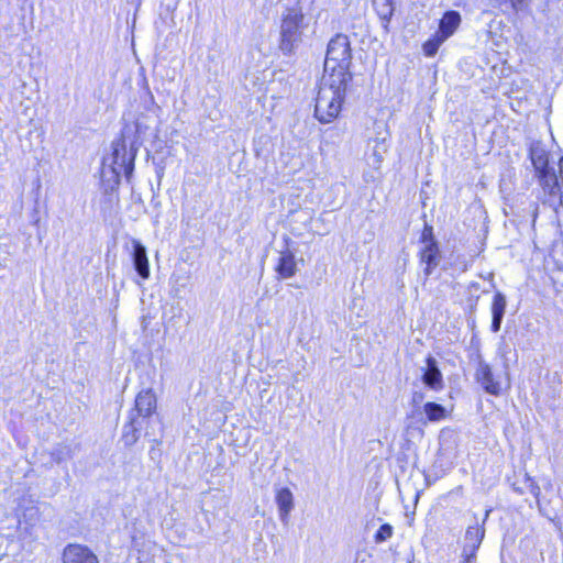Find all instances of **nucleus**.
Listing matches in <instances>:
<instances>
[{"label": "nucleus", "mask_w": 563, "mask_h": 563, "mask_svg": "<svg viewBox=\"0 0 563 563\" xmlns=\"http://www.w3.org/2000/svg\"><path fill=\"white\" fill-rule=\"evenodd\" d=\"M374 4L376 5L380 19L388 22L394 11L393 0H382V3H379L378 0H374Z\"/></svg>", "instance_id": "obj_21"}, {"label": "nucleus", "mask_w": 563, "mask_h": 563, "mask_svg": "<svg viewBox=\"0 0 563 563\" xmlns=\"http://www.w3.org/2000/svg\"><path fill=\"white\" fill-rule=\"evenodd\" d=\"M530 492L536 497L537 505L540 506V498H539L540 497V493H541L540 487L537 484L531 483ZM539 508L541 509V507H539Z\"/></svg>", "instance_id": "obj_27"}, {"label": "nucleus", "mask_w": 563, "mask_h": 563, "mask_svg": "<svg viewBox=\"0 0 563 563\" xmlns=\"http://www.w3.org/2000/svg\"><path fill=\"white\" fill-rule=\"evenodd\" d=\"M275 271L279 278L292 277L297 272L295 255L288 250L280 252Z\"/></svg>", "instance_id": "obj_13"}, {"label": "nucleus", "mask_w": 563, "mask_h": 563, "mask_svg": "<svg viewBox=\"0 0 563 563\" xmlns=\"http://www.w3.org/2000/svg\"><path fill=\"white\" fill-rule=\"evenodd\" d=\"M477 549H474L472 552V548H468L467 551H465V548L463 549V554L465 556V563H471L472 559H474L475 553Z\"/></svg>", "instance_id": "obj_28"}, {"label": "nucleus", "mask_w": 563, "mask_h": 563, "mask_svg": "<svg viewBox=\"0 0 563 563\" xmlns=\"http://www.w3.org/2000/svg\"><path fill=\"white\" fill-rule=\"evenodd\" d=\"M352 64V49L351 43L346 35L336 34L328 44L325 60H324V75L327 77L336 78L350 81L352 75L350 66Z\"/></svg>", "instance_id": "obj_3"}, {"label": "nucleus", "mask_w": 563, "mask_h": 563, "mask_svg": "<svg viewBox=\"0 0 563 563\" xmlns=\"http://www.w3.org/2000/svg\"><path fill=\"white\" fill-rule=\"evenodd\" d=\"M461 15L456 11H448L440 20L439 31L437 34L446 41L459 27Z\"/></svg>", "instance_id": "obj_14"}, {"label": "nucleus", "mask_w": 563, "mask_h": 563, "mask_svg": "<svg viewBox=\"0 0 563 563\" xmlns=\"http://www.w3.org/2000/svg\"><path fill=\"white\" fill-rule=\"evenodd\" d=\"M475 378L483 389L490 395L498 396L501 393V380L495 376L489 364L484 361L478 362Z\"/></svg>", "instance_id": "obj_7"}, {"label": "nucleus", "mask_w": 563, "mask_h": 563, "mask_svg": "<svg viewBox=\"0 0 563 563\" xmlns=\"http://www.w3.org/2000/svg\"><path fill=\"white\" fill-rule=\"evenodd\" d=\"M393 536V527L389 523H384L380 526L378 531L376 532L374 539L376 543H382Z\"/></svg>", "instance_id": "obj_23"}, {"label": "nucleus", "mask_w": 563, "mask_h": 563, "mask_svg": "<svg viewBox=\"0 0 563 563\" xmlns=\"http://www.w3.org/2000/svg\"><path fill=\"white\" fill-rule=\"evenodd\" d=\"M558 179H559L560 192L556 196H563V157L559 162Z\"/></svg>", "instance_id": "obj_26"}, {"label": "nucleus", "mask_w": 563, "mask_h": 563, "mask_svg": "<svg viewBox=\"0 0 563 563\" xmlns=\"http://www.w3.org/2000/svg\"><path fill=\"white\" fill-rule=\"evenodd\" d=\"M444 42V40L439 36L438 34H435L433 36V38L427 41L424 44H423V52L427 56H433L435 55V53L438 52L440 45Z\"/></svg>", "instance_id": "obj_22"}, {"label": "nucleus", "mask_w": 563, "mask_h": 563, "mask_svg": "<svg viewBox=\"0 0 563 563\" xmlns=\"http://www.w3.org/2000/svg\"><path fill=\"white\" fill-rule=\"evenodd\" d=\"M367 147L369 164L378 169L389 147L386 136L371 140Z\"/></svg>", "instance_id": "obj_10"}, {"label": "nucleus", "mask_w": 563, "mask_h": 563, "mask_svg": "<svg viewBox=\"0 0 563 563\" xmlns=\"http://www.w3.org/2000/svg\"><path fill=\"white\" fill-rule=\"evenodd\" d=\"M63 563H99L97 555L86 545L68 544L62 556Z\"/></svg>", "instance_id": "obj_8"}, {"label": "nucleus", "mask_w": 563, "mask_h": 563, "mask_svg": "<svg viewBox=\"0 0 563 563\" xmlns=\"http://www.w3.org/2000/svg\"><path fill=\"white\" fill-rule=\"evenodd\" d=\"M506 305L507 301L505 295H503L501 292H497L494 296L492 303V331L495 333L500 330L501 321L506 310Z\"/></svg>", "instance_id": "obj_16"}, {"label": "nucleus", "mask_w": 563, "mask_h": 563, "mask_svg": "<svg viewBox=\"0 0 563 563\" xmlns=\"http://www.w3.org/2000/svg\"><path fill=\"white\" fill-rule=\"evenodd\" d=\"M431 231V228H427L423 231L422 239L426 245L420 253L421 262L426 264L424 274L427 277L431 275L432 271L439 264V249L432 238Z\"/></svg>", "instance_id": "obj_6"}, {"label": "nucleus", "mask_w": 563, "mask_h": 563, "mask_svg": "<svg viewBox=\"0 0 563 563\" xmlns=\"http://www.w3.org/2000/svg\"><path fill=\"white\" fill-rule=\"evenodd\" d=\"M426 363L427 368L422 375L423 384L432 390H442L444 387L443 377L437 360L433 356H428Z\"/></svg>", "instance_id": "obj_9"}, {"label": "nucleus", "mask_w": 563, "mask_h": 563, "mask_svg": "<svg viewBox=\"0 0 563 563\" xmlns=\"http://www.w3.org/2000/svg\"><path fill=\"white\" fill-rule=\"evenodd\" d=\"M347 84L340 77H322L314 106V115L320 122L329 123L339 115Z\"/></svg>", "instance_id": "obj_1"}, {"label": "nucleus", "mask_w": 563, "mask_h": 563, "mask_svg": "<svg viewBox=\"0 0 563 563\" xmlns=\"http://www.w3.org/2000/svg\"><path fill=\"white\" fill-rule=\"evenodd\" d=\"M125 130L122 137L112 142V152L109 156L103 159L102 174L106 175L110 172L113 175L114 180L118 183L121 175H125L126 178L133 173L134 161L136 157L140 142L130 141Z\"/></svg>", "instance_id": "obj_2"}, {"label": "nucleus", "mask_w": 563, "mask_h": 563, "mask_svg": "<svg viewBox=\"0 0 563 563\" xmlns=\"http://www.w3.org/2000/svg\"><path fill=\"white\" fill-rule=\"evenodd\" d=\"M139 439V430L135 427V419L131 418L129 424L124 426L122 440L125 445H133Z\"/></svg>", "instance_id": "obj_19"}, {"label": "nucleus", "mask_w": 563, "mask_h": 563, "mask_svg": "<svg viewBox=\"0 0 563 563\" xmlns=\"http://www.w3.org/2000/svg\"><path fill=\"white\" fill-rule=\"evenodd\" d=\"M511 8L516 12H527L530 9L532 0H509Z\"/></svg>", "instance_id": "obj_25"}, {"label": "nucleus", "mask_w": 563, "mask_h": 563, "mask_svg": "<svg viewBox=\"0 0 563 563\" xmlns=\"http://www.w3.org/2000/svg\"><path fill=\"white\" fill-rule=\"evenodd\" d=\"M424 412L430 421H439L445 417V408L435 402H427Z\"/></svg>", "instance_id": "obj_18"}, {"label": "nucleus", "mask_w": 563, "mask_h": 563, "mask_svg": "<svg viewBox=\"0 0 563 563\" xmlns=\"http://www.w3.org/2000/svg\"><path fill=\"white\" fill-rule=\"evenodd\" d=\"M133 265L140 277L147 279L150 277L148 258L146 249L139 241H133Z\"/></svg>", "instance_id": "obj_11"}, {"label": "nucleus", "mask_w": 563, "mask_h": 563, "mask_svg": "<svg viewBox=\"0 0 563 563\" xmlns=\"http://www.w3.org/2000/svg\"><path fill=\"white\" fill-rule=\"evenodd\" d=\"M529 156L543 191L555 197L560 192L559 179L554 168L549 166V152L541 142H533Z\"/></svg>", "instance_id": "obj_5"}, {"label": "nucleus", "mask_w": 563, "mask_h": 563, "mask_svg": "<svg viewBox=\"0 0 563 563\" xmlns=\"http://www.w3.org/2000/svg\"><path fill=\"white\" fill-rule=\"evenodd\" d=\"M147 130H148V126L143 124V122L139 119L135 122V137L132 141H137V142H140V145H141L143 140L146 136Z\"/></svg>", "instance_id": "obj_24"}, {"label": "nucleus", "mask_w": 563, "mask_h": 563, "mask_svg": "<svg viewBox=\"0 0 563 563\" xmlns=\"http://www.w3.org/2000/svg\"><path fill=\"white\" fill-rule=\"evenodd\" d=\"M305 15L300 8H288L282 15L279 48L284 54H291L302 41Z\"/></svg>", "instance_id": "obj_4"}, {"label": "nucleus", "mask_w": 563, "mask_h": 563, "mask_svg": "<svg viewBox=\"0 0 563 563\" xmlns=\"http://www.w3.org/2000/svg\"><path fill=\"white\" fill-rule=\"evenodd\" d=\"M485 530L481 527H468L465 533V551L468 548L478 549L484 538Z\"/></svg>", "instance_id": "obj_17"}, {"label": "nucleus", "mask_w": 563, "mask_h": 563, "mask_svg": "<svg viewBox=\"0 0 563 563\" xmlns=\"http://www.w3.org/2000/svg\"><path fill=\"white\" fill-rule=\"evenodd\" d=\"M135 410L139 416L150 417L156 410V396L152 389L142 390L135 398Z\"/></svg>", "instance_id": "obj_12"}, {"label": "nucleus", "mask_w": 563, "mask_h": 563, "mask_svg": "<svg viewBox=\"0 0 563 563\" xmlns=\"http://www.w3.org/2000/svg\"><path fill=\"white\" fill-rule=\"evenodd\" d=\"M279 518L282 522L287 523L289 514L294 508V496L289 488H280L276 494Z\"/></svg>", "instance_id": "obj_15"}, {"label": "nucleus", "mask_w": 563, "mask_h": 563, "mask_svg": "<svg viewBox=\"0 0 563 563\" xmlns=\"http://www.w3.org/2000/svg\"><path fill=\"white\" fill-rule=\"evenodd\" d=\"M73 457V449L69 445H57L52 452V459L56 463H62Z\"/></svg>", "instance_id": "obj_20"}]
</instances>
